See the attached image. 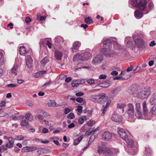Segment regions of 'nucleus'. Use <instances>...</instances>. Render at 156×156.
<instances>
[{
    "label": "nucleus",
    "instance_id": "f704fd0d",
    "mask_svg": "<svg viewBox=\"0 0 156 156\" xmlns=\"http://www.w3.org/2000/svg\"><path fill=\"white\" fill-rule=\"evenodd\" d=\"M39 113L43 117H46L50 115L48 113L43 110L41 111Z\"/></svg>",
    "mask_w": 156,
    "mask_h": 156
},
{
    "label": "nucleus",
    "instance_id": "7ed1b4c3",
    "mask_svg": "<svg viewBox=\"0 0 156 156\" xmlns=\"http://www.w3.org/2000/svg\"><path fill=\"white\" fill-rule=\"evenodd\" d=\"M127 113L128 115V119L131 122L134 121V107L133 104L129 103L127 105Z\"/></svg>",
    "mask_w": 156,
    "mask_h": 156
},
{
    "label": "nucleus",
    "instance_id": "bb28decb",
    "mask_svg": "<svg viewBox=\"0 0 156 156\" xmlns=\"http://www.w3.org/2000/svg\"><path fill=\"white\" fill-rule=\"evenodd\" d=\"M126 105L125 104L123 103H119L118 104L117 107L118 109H120V111L123 113L124 111V108Z\"/></svg>",
    "mask_w": 156,
    "mask_h": 156
},
{
    "label": "nucleus",
    "instance_id": "a211bd4d",
    "mask_svg": "<svg viewBox=\"0 0 156 156\" xmlns=\"http://www.w3.org/2000/svg\"><path fill=\"white\" fill-rule=\"evenodd\" d=\"M49 60L47 57L44 58L41 61L40 65L41 68L43 69L46 63L48 62Z\"/></svg>",
    "mask_w": 156,
    "mask_h": 156
},
{
    "label": "nucleus",
    "instance_id": "c85d7f7f",
    "mask_svg": "<svg viewBox=\"0 0 156 156\" xmlns=\"http://www.w3.org/2000/svg\"><path fill=\"white\" fill-rule=\"evenodd\" d=\"M55 42L56 43H60L63 42V38L61 36H58L55 38Z\"/></svg>",
    "mask_w": 156,
    "mask_h": 156
},
{
    "label": "nucleus",
    "instance_id": "7c9ffc66",
    "mask_svg": "<svg viewBox=\"0 0 156 156\" xmlns=\"http://www.w3.org/2000/svg\"><path fill=\"white\" fill-rule=\"evenodd\" d=\"M85 22L88 24H90L93 22V20L90 17H86L84 20Z\"/></svg>",
    "mask_w": 156,
    "mask_h": 156
},
{
    "label": "nucleus",
    "instance_id": "2f4dec72",
    "mask_svg": "<svg viewBox=\"0 0 156 156\" xmlns=\"http://www.w3.org/2000/svg\"><path fill=\"white\" fill-rule=\"evenodd\" d=\"M47 105L49 107H54L55 106L56 103L54 101L50 100L48 101Z\"/></svg>",
    "mask_w": 156,
    "mask_h": 156
},
{
    "label": "nucleus",
    "instance_id": "b1692460",
    "mask_svg": "<svg viewBox=\"0 0 156 156\" xmlns=\"http://www.w3.org/2000/svg\"><path fill=\"white\" fill-rule=\"evenodd\" d=\"M3 51H0V66H2L5 62V58L2 57Z\"/></svg>",
    "mask_w": 156,
    "mask_h": 156
},
{
    "label": "nucleus",
    "instance_id": "4be33fe9",
    "mask_svg": "<svg viewBox=\"0 0 156 156\" xmlns=\"http://www.w3.org/2000/svg\"><path fill=\"white\" fill-rule=\"evenodd\" d=\"M152 154V151L148 147H147L145 148V156H151Z\"/></svg>",
    "mask_w": 156,
    "mask_h": 156
},
{
    "label": "nucleus",
    "instance_id": "f8f14e48",
    "mask_svg": "<svg viewBox=\"0 0 156 156\" xmlns=\"http://www.w3.org/2000/svg\"><path fill=\"white\" fill-rule=\"evenodd\" d=\"M135 43L136 45L139 48H141L144 45V42L142 39L137 38L135 41Z\"/></svg>",
    "mask_w": 156,
    "mask_h": 156
},
{
    "label": "nucleus",
    "instance_id": "052dcab7",
    "mask_svg": "<svg viewBox=\"0 0 156 156\" xmlns=\"http://www.w3.org/2000/svg\"><path fill=\"white\" fill-rule=\"evenodd\" d=\"M27 104L30 106H32L34 105L32 102L30 101H27Z\"/></svg>",
    "mask_w": 156,
    "mask_h": 156
},
{
    "label": "nucleus",
    "instance_id": "49530a36",
    "mask_svg": "<svg viewBox=\"0 0 156 156\" xmlns=\"http://www.w3.org/2000/svg\"><path fill=\"white\" fill-rule=\"evenodd\" d=\"M107 108L106 107H105L104 106H103L102 107V108L101 109V111L102 112V113H101V115L104 116L105 114V112L106 111V110Z\"/></svg>",
    "mask_w": 156,
    "mask_h": 156
},
{
    "label": "nucleus",
    "instance_id": "a878e982",
    "mask_svg": "<svg viewBox=\"0 0 156 156\" xmlns=\"http://www.w3.org/2000/svg\"><path fill=\"white\" fill-rule=\"evenodd\" d=\"M143 14L142 12L138 11H136L135 12V16L137 19H140L143 16Z\"/></svg>",
    "mask_w": 156,
    "mask_h": 156
},
{
    "label": "nucleus",
    "instance_id": "e2e57ef3",
    "mask_svg": "<svg viewBox=\"0 0 156 156\" xmlns=\"http://www.w3.org/2000/svg\"><path fill=\"white\" fill-rule=\"evenodd\" d=\"M41 76V74H40L39 72H37L36 73V74L34 75V76L36 78H38Z\"/></svg>",
    "mask_w": 156,
    "mask_h": 156
},
{
    "label": "nucleus",
    "instance_id": "338daca9",
    "mask_svg": "<svg viewBox=\"0 0 156 156\" xmlns=\"http://www.w3.org/2000/svg\"><path fill=\"white\" fill-rule=\"evenodd\" d=\"M148 6L149 8L150 9H151L153 8L154 7V4L152 2H150Z\"/></svg>",
    "mask_w": 156,
    "mask_h": 156
},
{
    "label": "nucleus",
    "instance_id": "c9c22d12",
    "mask_svg": "<svg viewBox=\"0 0 156 156\" xmlns=\"http://www.w3.org/2000/svg\"><path fill=\"white\" fill-rule=\"evenodd\" d=\"M110 85V83L107 82H105L103 83H102L101 84L100 87H107L109 86Z\"/></svg>",
    "mask_w": 156,
    "mask_h": 156
},
{
    "label": "nucleus",
    "instance_id": "0eeeda50",
    "mask_svg": "<svg viewBox=\"0 0 156 156\" xmlns=\"http://www.w3.org/2000/svg\"><path fill=\"white\" fill-rule=\"evenodd\" d=\"M150 94V91L148 90L147 91H143L138 93L137 94V97L141 99L147 98Z\"/></svg>",
    "mask_w": 156,
    "mask_h": 156
},
{
    "label": "nucleus",
    "instance_id": "c03bdc74",
    "mask_svg": "<svg viewBox=\"0 0 156 156\" xmlns=\"http://www.w3.org/2000/svg\"><path fill=\"white\" fill-rule=\"evenodd\" d=\"M87 82L90 84L91 85L94 83L95 80L93 79H90L87 80Z\"/></svg>",
    "mask_w": 156,
    "mask_h": 156
},
{
    "label": "nucleus",
    "instance_id": "de8ad7c7",
    "mask_svg": "<svg viewBox=\"0 0 156 156\" xmlns=\"http://www.w3.org/2000/svg\"><path fill=\"white\" fill-rule=\"evenodd\" d=\"M107 78V76L104 74H101L99 76L100 79H105Z\"/></svg>",
    "mask_w": 156,
    "mask_h": 156
},
{
    "label": "nucleus",
    "instance_id": "423d86ee",
    "mask_svg": "<svg viewBox=\"0 0 156 156\" xmlns=\"http://www.w3.org/2000/svg\"><path fill=\"white\" fill-rule=\"evenodd\" d=\"M102 60V55H98L93 58L91 63L93 66H98L100 64Z\"/></svg>",
    "mask_w": 156,
    "mask_h": 156
},
{
    "label": "nucleus",
    "instance_id": "f3484780",
    "mask_svg": "<svg viewBox=\"0 0 156 156\" xmlns=\"http://www.w3.org/2000/svg\"><path fill=\"white\" fill-rule=\"evenodd\" d=\"M19 51L20 55H25L26 54L28 53V51L26 50L25 47L24 46L20 47Z\"/></svg>",
    "mask_w": 156,
    "mask_h": 156
},
{
    "label": "nucleus",
    "instance_id": "680f3d73",
    "mask_svg": "<svg viewBox=\"0 0 156 156\" xmlns=\"http://www.w3.org/2000/svg\"><path fill=\"white\" fill-rule=\"evenodd\" d=\"M72 80V78L71 77H67L65 79V82L67 83H69Z\"/></svg>",
    "mask_w": 156,
    "mask_h": 156
},
{
    "label": "nucleus",
    "instance_id": "4c0bfd02",
    "mask_svg": "<svg viewBox=\"0 0 156 156\" xmlns=\"http://www.w3.org/2000/svg\"><path fill=\"white\" fill-rule=\"evenodd\" d=\"M155 100H156V92L151 97L150 99V101L153 104L154 101Z\"/></svg>",
    "mask_w": 156,
    "mask_h": 156
},
{
    "label": "nucleus",
    "instance_id": "ddd939ff",
    "mask_svg": "<svg viewBox=\"0 0 156 156\" xmlns=\"http://www.w3.org/2000/svg\"><path fill=\"white\" fill-rule=\"evenodd\" d=\"M19 69L18 65L14 64L11 69V73L14 75H16L18 74Z\"/></svg>",
    "mask_w": 156,
    "mask_h": 156
},
{
    "label": "nucleus",
    "instance_id": "f03ea898",
    "mask_svg": "<svg viewBox=\"0 0 156 156\" xmlns=\"http://www.w3.org/2000/svg\"><path fill=\"white\" fill-rule=\"evenodd\" d=\"M97 152L99 154H105L108 156H111L113 155V153L108 147H107L104 142H102L101 146L98 147Z\"/></svg>",
    "mask_w": 156,
    "mask_h": 156
},
{
    "label": "nucleus",
    "instance_id": "f257e3e1",
    "mask_svg": "<svg viewBox=\"0 0 156 156\" xmlns=\"http://www.w3.org/2000/svg\"><path fill=\"white\" fill-rule=\"evenodd\" d=\"M118 133L121 138L125 140L128 146L131 147L134 144V142L130 137L128 136L127 133L124 129L118 128Z\"/></svg>",
    "mask_w": 156,
    "mask_h": 156
},
{
    "label": "nucleus",
    "instance_id": "5fc2aeb1",
    "mask_svg": "<svg viewBox=\"0 0 156 156\" xmlns=\"http://www.w3.org/2000/svg\"><path fill=\"white\" fill-rule=\"evenodd\" d=\"M71 110L70 108H67L65 109L64 113L65 114H67L71 112Z\"/></svg>",
    "mask_w": 156,
    "mask_h": 156
},
{
    "label": "nucleus",
    "instance_id": "39448f33",
    "mask_svg": "<svg viewBox=\"0 0 156 156\" xmlns=\"http://www.w3.org/2000/svg\"><path fill=\"white\" fill-rule=\"evenodd\" d=\"M111 48L112 47L108 46V47H107V46H106L105 48H104L103 54L105 56L110 57L114 56L115 53L113 51H111Z\"/></svg>",
    "mask_w": 156,
    "mask_h": 156
},
{
    "label": "nucleus",
    "instance_id": "473e14b6",
    "mask_svg": "<svg viewBox=\"0 0 156 156\" xmlns=\"http://www.w3.org/2000/svg\"><path fill=\"white\" fill-rule=\"evenodd\" d=\"M150 112L153 115H156V105H154L151 108Z\"/></svg>",
    "mask_w": 156,
    "mask_h": 156
},
{
    "label": "nucleus",
    "instance_id": "603ef678",
    "mask_svg": "<svg viewBox=\"0 0 156 156\" xmlns=\"http://www.w3.org/2000/svg\"><path fill=\"white\" fill-rule=\"evenodd\" d=\"M25 21L26 23L28 24L31 21V20L29 17H27L25 19Z\"/></svg>",
    "mask_w": 156,
    "mask_h": 156
},
{
    "label": "nucleus",
    "instance_id": "79ce46f5",
    "mask_svg": "<svg viewBox=\"0 0 156 156\" xmlns=\"http://www.w3.org/2000/svg\"><path fill=\"white\" fill-rule=\"evenodd\" d=\"M67 117L69 119H73L75 118V115L73 113L71 112L68 115Z\"/></svg>",
    "mask_w": 156,
    "mask_h": 156
},
{
    "label": "nucleus",
    "instance_id": "72a5a7b5",
    "mask_svg": "<svg viewBox=\"0 0 156 156\" xmlns=\"http://www.w3.org/2000/svg\"><path fill=\"white\" fill-rule=\"evenodd\" d=\"M136 111V116L137 118H141L142 116V113L141 111Z\"/></svg>",
    "mask_w": 156,
    "mask_h": 156
},
{
    "label": "nucleus",
    "instance_id": "58836bf2",
    "mask_svg": "<svg viewBox=\"0 0 156 156\" xmlns=\"http://www.w3.org/2000/svg\"><path fill=\"white\" fill-rule=\"evenodd\" d=\"M129 2L131 3L132 6H136L137 5V0H130Z\"/></svg>",
    "mask_w": 156,
    "mask_h": 156
},
{
    "label": "nucleus",
    "instance_id": "aec40b11",
    "mask_svg": "<svg viewBox=\"0 0 156 156\" xmlns=\"http://www.w3.org/2000/svg\"><path fill=\"white\" fill-rule=\"evenodd\" d=\"M73 60L75 61H78L79 60L84 61L82 53H81L80 54H78L76 55H75L73 57Z\"/></svg>",
    "mask_w": 156,
    "mask_h": 156
},
{
    "label": "nucleus",
    "instance_id": "0e129e2a",
    "mask_svg": "<svg viewBox=\"0 0 156 156\" xmlns=\"http://www.w3.org/2000/svg\"><path fill=\"white\" fill-rule=\"evenodd\" d=\"M79 142H80L77 140V139H76L74 141L73 144L75 146H76L78 144Z\"/></svg>",
    "mask_w": 156,
    "mask_h": 156
},
{
    "label": "nucleus",
    "instance_id": "6ab92c4d",
    "mask_svg": "<svg viewBox=\"0 0 156 156\" xmlns=\"http://www.w3.org/2000/svg\"><path fill=\"white\" fill-rule=\"evenodd\" d=\"M143 109L144 115H147L148 113V110L147 107L146 102L144 101L143 103Z\"/></svg>",
    "mask_w": 156,
    "mask_h": 156
},
{
    "label": "nucleus",
    "instance_id": "a19ab883",
    "mask_svg": "<svg viewBox=\"0 0 156 156\" xmlns=\"http://www.w3.org/2000/svg\"><path fill=\"white\" fill-rule=\"evenodd\" d=\"M121 90V87H119L114 89L112 92L114 94L117 93L118 92H119Z\"/></svg>",
    "mask_w": 156,
    "mask_h": 156
},
{
    "label": "nucleus",
    "instance_id": "20e7f679",
    "mask_svg": "<svg viewBox=\"0 0 156 156\" xmlns=\"http://www.w3.org/2000/svg\"><path fill=\"white\" fill-rule=\"evenodd\" d=\"M108 97L106 96V94L102 93L99 95L95 96V98H91V100L94 102L99 103H103L105 102L108 99Z\"/></svg>",
    "mask_w": 156,
    "mask_h": 156
},
{
    "label": "nucleus",
    "instance_id": "1a4fd4ad",
    "mask_svg": "<svg viewBox=\"0 0 156 156\" xmlns=\"http://www.w3.org/2000/svg\"><path fill=\"white\" fill-rule=\"evenodd\" d=\"M147 1L146 0H140L138 4L139 9L143 11L146 7Z\"/></svg>",
    "mask_w": 156,
    "mask_h": 156
},
{
    "label": "nucleus",
    "instance_id": "2eb2a0df",
    "mask_svg": "<svg viewBox=\"0 0 156 156\" xmlns=\"http://www.w3.org/2000/svg\"><path fill=\"white\" fill-rule=\"evenodd\" d=\"M62 52L58 51H55V57L58 60H60L62 59Z\"/></svg>",
    "mask_w": 156,
    "mask_h": 156
},
{
    "label": "nucleus",
    "instance_id": "864d4df0",
    "mask_svg": "<svg viewBox=\"0 0 156 156\" xmlns=\"http://www.w3.org/2000/svg\"><path fill=\"white\" fill-rule=\"evenodd\" d=\"M83 107L82 106H79L77 107V111L78 112L80 113L82 110Z\"/></svg>",
    "mask_w": 156,
    "mask_h": 156
},
{
    "label": "nucleus",
    "instance_id": "6e6d98bb",
    "mask_svg": "<svg viewBox=\"0 0 156 156\" xmlns=\"http://www.w3.org/2000/svg\"><path fill=\"white\" fill-rule=\"evenodd\" d=\"M76 101L79 103H81L83 101V98H77L76 99Z\"/></svg>",
    "mask_w": 156,
    "mask_h": 156
},
{
    "label": "nucleus",
    "instance_id": "393cba45",
    "mask_svg": "<svg viewBox=\"0 0 156 156\" xmlns=\"http://www.w3.org/2000/svg\"><path fill=\"white\" fill-rule=\"evenodd\" d=\"M9 146V148H11L13 147L14 140L11 137H9L8 138Z\"/></svg>",
    "mask_w": 156,
    "mask_h": 156
},
{
    "label": "nucleus",
    "instance_id": "9d476101",
    "mask_svg": "<svg viewBox=\"0 0 156 156\" xmlns=\"http://www.w3.org/2000/svg\"><path fill=\"white\" fill-rule=\"evenodd\" d=\"M81 43L79 41H76L74 42L73 44V46L71 48L72 52H76L78 50V48L81 45Z\"/></svg>",
    "mask_w": 156,
    "mask_h": 156
},
{
    "label": "nucleus",
    "instance_id": "3c124183",
    "mask_svg": "<svg viewBox=\"0 0 156 156\" xmlns=\"http://www.w3.org/2000/svg\"><path fill=\"white\" fill-rule=\"evenodd\" d=\"M9 144H7L5 145H3L2 146L1 148L4 150H6L8 147Z\"/></svg>",
    "mask_w": 156,
    "mask_h": 156
},
{
    "label": "nucleus",
    "instance_id": "bf43d9fd",
    "mask_svg": "<svg viewBox=\"0 0 156 156\" xmlns=\"http://www.w3.org/2000/svg\"><path fill=\"white\" fill-rule=\"evenodd\" d=\"M156 43H155L154 41H151L149 44V46L151 47H153L156 45Z\"/></svg>",
    "mask_w": 156,
    "mask_h": 156
},
{
    "label": "nucleus",
    "instance_id": "cd10ccee",
    "mask_svg": "<svg viewBox=\"0 0 156 156\" xmlns=\"http://www.w3.org/2000/svg\"><path fill=\"white\" fill-rule=\"evenodd\" d=\"M112 43L113 44L114 48L115 49L119 50L121 48L120 46L114 41H112Z\"/></svg>",
    "mask_w": 156,
    "mask_h": 156
},
{
    "label": "nucleus",
    "instance_id": "09e8293b",
    "mask_svg": "<svg viewBox=\"0 0 156 156\" xmlns=\"http://www.w3.org/2000/svg\"><path fill=\"white\" fill-rule=\"evenodd\" d=\"M31 114L30 113H27L25 115V119L28 120L30 117Z\"/></svg>",
    "mask_w": 156,
    "mask_h": 156
},
{
    "label": "nucleus",
    "instance_id": "8fccbe9b",
    "mask_svg": "<svg viewBox=\"0 0 156 156\" xmlns=\"http://www.w3.org/2000/svg\"><path fill=\"white\" fill-rule=\"evenodd\" d=\"M46 16H41L40 17H37V19L41 21H42L46 19Z\"/></svg>",
    "mask_w": 156,
    "mask_h": 156
},
{
    "label": "nucleus",
    "instance_id": "37998d69",
    "mask_svg": "<svg viewBox=\"0 0 156 156\" xmlns=\"http://www.w3.org/2000/svg\"><path fill=\"white\" fill-rule=\"evenodd\" d=\"M52 81H49L48 82H46L43 85L42 87L44 89L46 88L48 86H49L51 83Z\"/></svg>",
    "mask_w": 156,
    "mask_h": 156
},
{
    "label": "nucleus",
    "instance_id": "e433bc0d",
    "mask_svg": "<svg viewBox=\"0 0 156 156\" xmlns=\"http://www.w3.org/2000/svg\"><path fill=\"white\" fill-rule=\"evenodd\" d=\"M136 111H141V105L140 103H137L135 105Z\"/></svg>",
    "mask_w": 156,
    "mask_h": 156
},
{
    "label": "nucleus",
    "instance_id": "13d9d810",
    "mask_svg": "<svg viewBox=\"0 0 156 156\" xmlns=\"http://www.w3.org/2000/svg\"><path fill=\"white\" fill-rule=\"evenodd\" d=\"M95 83L96 84V86H99L100 87L101 84V83H100L99 80H95Z\"/></svg>",
    "mask_w": 156,
    "mask_h": 156
},
{
    "label": "nucleus",
    "instance_id": "5701e85b",
    "mask_svg": "<svg viewBox=\"0 0 156 156\" xmlns=\"http://www.w3.org/2000/svg\"><path fill=\"white\" fill-rule=\"evenodd\" d=\"M82 55L83 56L84 61L88 60L91 56V55L88 52H85L84 53H82Z\"/></svg>",
    "mask_w": 156,
    "mask_h": 156
},
{
    "label": "nucleus",
    "instance_id": "a18cd8bd",
    "mask_svg": "<svg viewBox=\"0 0 156 156\" xmlns=\"http://www.w3.org/2000/svg\"><path fill=\"white\" fill-rule=\"evenodd\" d=\"M24 139V137L22 135L17 136L15 138V139L17 140H22Z\"/></svg>",
    "mask_w": 156,
    "mask_h": 156
},
{
    "label": "nucleus",
    "instance_id": "9b49d317",
    "mask_svg": "<svg viewBox=\"0 0 156 156\" xmlns=\"http://www.w3.org/2000/svg\"><path fill=\"white\" fill-rule=\"evenodd\" d=\"M111 120L114 122H120L122 121V118L120 116L116 114H113L111 118Z\"/></svg>",
    "mask_w": 156,
    "mask_h": 156
},
{
    "label": "nucleus",
    "instance_id": "412c9836",
    "mask_svg": "<svg viewBox=\"0 0 156 156\" xmlns=\"http://www.w3.org/2000/svg\"><path fill=\"white\" fill-rule=\"evenodd\" d=\"M103 44L104 48H105L106 46H107V47H108V46L111 47L112 41L109 39H106L103 41Z\"/></svg>",
    "mask_w": 156,
    "mask_h": 156
},
{
    "label": "nucleus",
    "instance_id": "c756f323",
    "mask_svg": "<svg viewBox=\"0 0 156 156\" xmlns=\"http://www.w3.org/2000/svg\"><path fill=\"white\" fill-rule=\"evenodd\" d=\"M20 125L23 126L27 127L29 126V124L25 120H22L21 122Z\"/></svg>",
    "mask_w": 156,
    "mask_h": 156
},
{
    "label": "nucleus",
    "instance_id": "4d7b16f0",
    "mask_svg": "<svg viewBox=\"0 0 156 156\" xmlns=\"http://www.w3.org/2000/svg\"><path fill=\"white\" fill-rule=\"evenodd\" d=\"M7 86L9 87L12 88L17 87V85L14 84H10L7 85Z\"/></svg>",
    "mask_w": 156,
    "mask_h": 156
},
{
    "label": "nucleus",
    "instance_id": "6e6552de",
    "mask_svg": "<svg viewBox=\"0 0 156 156\" xmlns=\"http://www.w3.org/2000/svg\"><path fill=\"white\" fill-rule=\"evenodd\" d=\"M112 137V134L110 133L108 131L104 132L102 134V139L106 141H108L110 140Z\"/></svg>",
    "mask_w": 156,
    "mask_h": 156
},
{
    "label": "nucleus",
    "instance_id": "69168bd1",
    "mask_svg": "<svg viewBox=\"0 0 156 156\" xmlns=\"http://www.w3.org/2000/svg\"><path fill=\"white\" fill-rule=\"evenodd\" d=\"M91 134V132H90V129H89L86 132L85 135V136H87L90 135Z\"/></svg>",
    "mask_w": 156,
    "mask_h": 156
},
{
    "label": "nucleus",
    "instance_id": "774afa93",
    "mask_svg": "<svg viewBox=\"0 0 156 156\" xmlns=\"http://www.w3.org/2000/svg\"><path fill=\"white\" fill-rule=\"evenodd\" d=\"M75 126L74 124L72 123L68 126V127L69 129L72 128Z\"/></svg>",
    "mask_w": 156,
    "mask_h": 156
},
{
    "label": "nucleus",
    "instance_id": "ea45409f",
    "mask_svg": "<svg viewBox=\"0 0 156 156\" xmlns=\"http://www.w3.org/2000/svg\"><path fill=\"white\" fill-rule=\"evenodd\" d=\"M87 119V118L86 116H83L81 117L79 120V123L80 124L83 123L84 121Z\"/></svg>",
    "mask_w": 156,
    "mask_h": 156
},
{
    "label": "nucleus",
    "instance_id": "dca6fc26",
    "mask_svg": "<svg viewBox=\"0 0 156 156\" xmlns=\"http://www.w3.org/2000/svg\"><path fill=\"white\" fill-rule=\"evenodd\" d=\"M23 150L25 152L32 151L37 149L36 147H26L23 148Z\"/></svg>",
    "mask_w": 156,
    "mask_h": 156
},
{
    "label": "nucleus",
    "instance_id": "4468645a",
    "mask_svg": "<svg viewBox=\"0 0 156 156\" xmlns=\"http://www.w3.org/2000/svg\"><path fill=\"white\" fill-rule=\"evenodd\" d=\"M26 64L28 67L30 68L33 63V59L29 55L27 56L26 58Z\"/></svg>",
    "mask_w": 156,
    "mask_h": 156
}]
</instances>
